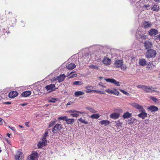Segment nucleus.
<instances>
[{
	"label": "nucleus",
	"instance_id": "412c9836",
	"mask_svg": "<svg viewBox=\"0 0 160 160\" xmlns=\"http://www.w3.org/2000/svg\"><path fill=\"white\" fill-rule=\"evenodd\" d=\"M31 94V92L29 91H27L22 92L21 96L22 97H27L30 96Z\"/></svg>",
	"mask_w": 160,
	"mask_h": 160
},
{
	"label": "nucleus",
	"instance_id": "bf43d9fd",
	"mask_svg": "<svg viewBox=\"0 0 160 160\" xmlns=\"http://www.w3.org/2000/svg\"><path fill=\"white\" fill-rule=\"evenodd\" d=\"M77 76V74H74L71 76V77H75Z\"/></svg>",
	"mask_w": 160,
	"mask_h": 160
},
{
	"label": "nucleus",
	"instance_id": "423d86ee",
	"mask_svg": "<svg viewBox=\"0 0 160 160\" xmlns=\"http://www.w3.org/2000/svg\"><path fill=\"white\" fill-rule=\"evenodd\" d=\"M155 89V88L145 86L144 90L146 92L152 93L153 92L156 91Z\"/></svg>",
	"mask_w": 160,
	"mask_h": 160
},
{
	"label": "nucleus",
	"instance_id": "8fccbe9b",
	"mask_svg": "<svg viewBox=\"0 0 160 160\" xmlns=\"http://www.w3.org/2000/svg\"><path fill=\"white\" fill-rule=\"evenodd\" d=\"M85 88L87 90H89L92 88V87L90 85H88Z\"/></svg>",
	"mask_w": 160,
	"mask_h": 160
},
{
	"label": "nucleus",
	"instance_id": "f3484780",
	"mask_svg": "<svg viewBox=\"0 0 160 160\" xmlns=\"http://www.w3.org/2000/svg\"><path fill=\"white\" fill-rule=\"evenodd\" d=\"M142 34V28L140 27L137 30L136 33V36L138 38H139Z\"/></svg>",
	"mask_w": 160,
	"mask_h": 160
},
{
	"label": "nucleus",
	"instance_id": "052dcab7",
	"mask_svg": "<svg viewBox=\"0 0 160 160\" xmlns=\"http://www.w3.org/2000/svg\"><path fill=\"white\" fill-rule=\"evenodd\" d=\"M11 102H7L4 103V104H11Z\"/></svg>",
	"mask_w": 160,
	"mask_h": 160
},
{
	"label": "nucleus",
	"instance_id": "e433bc0d",
	"mask_svg": "<svg viewBox=\"0 0 160 160\" xmlns=\"http://www.w3.org/2000/svg\"><path fill=\"white\" fill-rule=\"evenodd\" d=\"M58 99L54 98H52L51 99H50L48 100L49 102H55L56 101H58Z\"/></svg>",
	"mask_w": 160,
	"mask_h": 160
},
{
	"label": "nucleus",
	"instance_id": "dca6fc26",
	"mask_svg": "<svg viewBox=\"0 0 160 160\" xmlns=\"http://www.w3.org/2000/svg\"><path fill=\"white\" fill-rule=\"evenodd\" d=\"M119 116L120 114L119 113L114 112L110 115V118L112 119H116L119 118Z\"/></svg>",
	"mask_w": 160,
	"mask_h": 160
},
{
	"label": "nucleus",
	"instance_id": "3c124183",
	"mask_svg": "<svg viewBox=\"0 0 160 160\" xmlns=\"http://www.w3.org/2000/svg\"><path fill=\"white\" fill-rule=\"evenodd\" d=\"M114 84L117 86H120L119 82L118 81H117L116 80H115V82H114Z\"/></svg>",
	"mask_w": 160,
	"mask_h": 160
},
{
	"label": "nucleus",
	"instance_id": "6e6552de",
	"mask_svg": "<svg viewBox=\"0 0 160 160\" xmlns=\"http://www.w3.org/2000/svg\"><path fill=\"white\" fill-rule=\"evenodd\" d=\"M55 86L54 84H51L49 85H48L46 86L45 87V89L48 91H49V92L54 91L55 89H54V88L55 87Z\"/></svg>",
	"mask_w": 160,
	"mask_h": 160
},
{
	"label": "nucleus",
	"instance_id": "5fc2aeb1",
	"mask_svg": "<svg viewBox=\"0 0 160 160\" xmlns=\"http://www.w3.org/2000/svg\"><path fill=\"white\" fill-rule=\"evenodd\" d=\"M149 7H150L149 5L148 4H147V5H144L143 6V8H145L146 9H148V8Z\"/></svg>",
	"mask_w": 160,
	"mask_h": 160
},
{
	"label": "nucleus",
	"instance_id": "4be33fe9",
	"mask_svg": "<svg viewBox=\"0 0 160 160\" xmlns=\"http://www.w3.org/2000/svg\"><path fill=\"white\" fill-rule=\"evenodd\" d=\"M111 60L107 58H105L103 60L102 62L104 64L106 65H109L111 63Z\"/></svg>",
	"mask_w": 160,
	"mask_h": 160
},
{
	"label": "nucleus",
	"instance_id": "f257e3e1",
	"mask_svg": "<svg viewBox=\"0 0 160 160\" xmlns=\"http://www.w3.org/2000/svg\"><path fill=\"white\" fill-rule=\"evenodd\" d=\"M157 54V52L153 49H148L146 52L145 56L148 58H154Z\"/></svg>",
	"mask_w": 160,
	"mask_h": 160
},
{
	"label": "nucleus",
	"instance_id": "20e7f679",
	"mask_svg": "<svg viewBox=\"0 0 160 160\" xmlns=\"http://www.w3.org/2000/svg\"><path fill=\"white\" fill-rule=\"evenodd\" d=\"M62 128V125L61 124H56L52 130L53 133L54 134L56 133L57 130L60 131Z\"/></svg>",
	"mask_w": 160,
	"mask_h": 160
},
{
	"label": "nucleus",
	"instance_id": "ea45409f",
	"mask_svg": "<svg viewBox=\"0 0 160 160\" xmlns=\"http://www.w3.org/2000/svg\"><path fill=\"white\" fill-rule=\"evenodd\" d=\"M116 126L118 128H119V127H121L122 126V123L120 122L119 121H117L116 122Z\"/></svg>",
	"mask_w": 160,
	"mask_h": 160
},
{
	"label": "nucleus",
	"instance_id": "f704fd0d",
	"mask_svg": "<svg viewBox=\"0 0 160 160\" xmlns=\"http://www.w3.org/2000/svg\"><path fill=\"white\" fill-rule=\"evenodd\" d=\"M105 80L107 82H110L113 83H114V82H115V80L113 79H111L109 78L105 79Z\"/></svg>",
	"mask_w": 160,
	"mask_h": 160
},
{
	"label": "nucleus",
	"instance_id": "f8f14e48",
	"mask_svg": "<svg viewBox=\"0 0 160 160\" xmlns=\"http://www.w3.org/2000/svg\"><path fill=\"white\" fill-rule=\"evenodd\" d=\"M23 157V153L22 152L18 151L15 156L16 160H22Z\"/></svg>",
	"mask_w": 160,
	"mask_h": 160
},
{
	"label": "nucleus",
	"instance_id": "1a4fd4ad",
	"mask_svg": "<svg viewBox=\"0 0 160 160\" xmlns=\"http://www.w3.org/2000/svg\"><path fill=\"white\" fill-rule=\"evenodd\" d=\"M91 58V55L88 53L85 54L82 57V59H83V61L85 62H89L90 59Z\"/></svg>",
	"mask_w": 160,
	"mask_h": 160
},
{
	"label": "nucleus",
	"instance_id": "7ed1b4c3",
	"mask_svg": "<svg viewBox=\"0 0 160 160\" xmlns=\"http://www.w3.org/2000/svg\"><path fill=\"white\" fill-rule=\"evenodd\" d=\"M135 108L137 109H138L139 111L141 112H145V110L143 108V107L138 104V103H133L131 104Z\"/></svg>",
	"mask_w": 160,
	"mask_h": 160
},
{
	"label": "nucleus",
	"instance_id": "603ef678",
	"mask_svg": "<svg viewBox=\"0 0 160 160\" xmlns=\"http://www.w3.org/2000/svg\"><path fill=\"white\" fill-rule=\"evenodd\" d=\"M55 124V121H52L51 122V123L49 124V127H51L54 124Z\"/></svg>",
	"mask_w": 160,
	"mask_h": 160
},
{
	"label": "nucleus",
	"instance_id": "f03ea898",
	"mask_svg": "<svg viewBox=\"0 0 160 160\" xmlns=\"http://www.w3.org/2000/svg\"><path fill=\"white\" fill-rule=\"evenodd\" d=\"M123 62L122 60H119L115 61L114 63V65L116 67H120L122 70H124L126 68V65L123 64Z\"/></svg>",
	"mask_w": 160,
	"mask_h": 160
},
{
	"label": "nucleus",
	"instance_id": "72a5a7b5",
	"mask_svg": "<svg viewBox=\"0 0 160 160\" xmlns=\"http://www.w3.org/2000/svg\"><path fill=\"white\" fill-rule=\"evenodd\" d=\"M100 117V115L98 114H93L91 115L90 117L92 119H98Z\"/></svg>",
	"mask_w": 160,
	"mask_h": 160
},
{
	"label": "nucleus",
	"instance_id": "774afa93",
	"mask_svg": "<svg viewBox=\"0 0 160 160\" xmlns=\"http://www.w3.org/2000/svg\"><path fill=\"white\" fill-rule=\"evenodd\" d=\"M7 136L8 137H10V136H11V134H9V133H7Z\"/></svg>",
	"mask_w": 160,
	"mask_h": 160
},
{
	"label": "nucleus",
	"instance_id": "9b49d317",
	"mask_svg": "<svg viewBox=\"0 0 160 160\" xmlns=\"http://www.w3.org/2000/svg\"><path fill=\"white\" fill-rule=\"evenodd\" d=\"M152 25V24L148 21H144L142 24V27L146 29L150 28Z\"/></svg>",
	"mask_w": 160,
	"mask_h": 160
},
{
	"label": "nucleus",
	"instance_id": "c756f323",
	"mask_svg": "<svg viewBox=\"0 0 160 160\" xmlns=\"http://www.w3.org/2000/svg\"><path fill=\"white\" fill-rule=\"evenodd\" d=\"M84 93L81 91H78L75 92L74 93V96L75 97H78L79 96L82 95L84 94Z\"/></svg>",
	"mask_w": 160,
	"mask_h": 160
},
{
	"label": "nucleus",
	"instance_id": "5701e85b",
	"mask_svg": "<svg viewBox=\"0 0 160 160\" xmlns=\"http://www.w3.org/2000/svg\"><path fill=\"white\" fill-rule=\"evenodd\" d=\"M76 67V65L73 63H71L66 66L67 68L69 70H72L74 68Z\"/></svg>",
	"mask_w": 160,
	"mask_h": 160
},
{
	"label": "nucleus",
	"instance_id": "e2e57ef3",
	"mask_svg": "<svg viewBox=\"0 0 160 160\" xmlns=\"http://www.w3.org/2000/svg\"><path fill=\"white\" fill-rule=\"evenodd\" d=\"M10 128L13 131H15V129L14 127H10Z\"/></svg>",
	"mask_w": 160,
	"mask_h": 160
},
{
	"label": "nucleus",
	"instance_id": "2eb2a0df",
	"mask_svg": "<svg viewBox=\"0 0 160 160\" xmlns=\"http://www.w3.org/2000/svg\"><path fill=\"white\" fill-rule=\"evenodd\" d=\"M18 95V93L17 91H13L10 92L8 94V96L10 98H13Z\"/></svg>",
	"mask_w": 160,
	"mask_h": 160
},
{
	"label": "nucleus",
	"instance_id": "393cba45",
	"mask_svg": "<svg viewBox=\"0 0 160 160\" xmlns=\"http://www.w3.org/2000/svg\"><path fill=\"white\" fill-rule=\"evenodd\" d=\"M147 61L145 59H142L139 60V63L141 66H144L147 65Z\"/></svg>",
	"mask_w": 160,
	"mask_h": 160
},
{
	"label": "nucleus",
	"instance_id": "39448f33",
	"mask_svg": "<svg viewBox=\"0 0 160 160\" xmlns=\"http://www.w3.org/2000/svg\"><path fill=\"white\" fill-rule=\"evenodd\" d=\"M47 144V141L46 139H42L38 144L37 146L38 148H42V147L46 146Z\"/></svg>",
	"mask_w": 160,
	"mask_h": 160
},
{
	"label": "nucleus",
	"instance_id": "338daca9",
	"mask_svg": "<svg viewBox=\"0 0 160 160\" xmlns=\"http://www.w3.org/2000/svg\"><path fill=\"white\" fill-rule=\"evenodd\" d=\"M70 103V102H68L67 104V106H68V105H71V103Z\"/></svg>",
	"mask_w": 160,
	"mask_h": 160
},
{
	"label": "nucleus",
	"instance_id": "6ab92c4d",
	"mask_svg": "<svg viewBox=\"0 0 160 160\" xmlns=\"http://www.w3.org/2000/svg\"><path fill=\"white\" fill-rule=\"evenodd\" d=\"M75 112H74L73 113H71L70 116L73 117H77L79 115V114H82L84 113V112H79L76 111Z\"/></svg>",
	"mask_w": 160,
	"mask_h": 160
},
{
	"label": "nucleus",
	"instance_id": "de8ad7c7",
	"mask_svg": "<svg viewBox=\"0 0 160 160\" xmlns=\"http://www.w3.org/2000/svg\"><path fill=\"white\" fill-rule=\"evenodd\" d=\"M112 90L110 89H108L105 90V91L109 94H112Z\"/></svg>",
	"mask_w": 160,
	"mask_h": 160
},
{
	"label": "nucleus",
	"instance_id": "cd10ccee",
	"mask_svg": "<svg viewBox=\"0 0 160 160\" xmlns=\"http://www.w3.org/2000/svg\"><path fill=\"white\" fill-rule=\"evenodd\" d=\"M74 122V118L68 119L67 118L66 121V123L68 124H72Z\"/></svg>",
	"mask_w": 160,
	"mask_h": 160
},
{
	"label": "nucleus",
	"instance_id": "49530a36",
	"mask_svg": "<svg viewBox=\"0 0 160 160\" xmlns=\"http://www.w3.org/2000/svg\"><path fill=\"white\" fill-rule=\"evenodd\" d=\"M120 91L122 93H124V94L127 96H128L129 94L128 93V92H127L125 91L124 90L121 89L120 90Z\"/></svg>",
	"mask_w": 160,
	"mask_h": 160
},
{
	"label": "nucleus",
	"instance_id": "bb28decb",
	"mask_svg": "<svg viewBox=\"0 0 160 160\" xmlns=\"http://www.w3.org/2000/svg\"><path fill=\"white\" fill-rule=\"evenodd\" d=\"M137 122L138 120L133 118H132L128 120V123L130 125L131 124H135Z\"/></svg>",
	"mask_w": 160,
	"mask_h": 160
},
{
	"label": "nucleus",
	"instance_id": "aec40b11",
	"mask_svg": "<svg viewBox=\"0 0 160 160\" xmlns=\"http://www.w3.org/2000/svg\"><path fill=\"white\" fill-rule=\"evenodd\" d=\"M65 77L66 76L64 74H61L57 78V80L58 82H60L64 80Z\"/></svg>",
	"mask_w": 160,
	"mask_h": 160
},
{
	"label": "nucleus",
	"instance_id": "4468645a",
	"mask_svg": "<svg viewBox=\"0 0 160 160\" xmlns=\"http://www.w3.org/2000/svg\"><path fill=\"white\" fill-rule=\"evenodd\" d=\"M148 109L151 112H155L158 110V108L155 106H151L148 108Z\"/></svg>",
	"mask_w": 160,
	"mask_h": 160
},
{
	"label": "nucleus",
	"instance_id": "37998d69",
	"mask_svg": "<svg viewBox=\"0 0 160 160\" xmlns=\"http://www.w3.org/2000/svg\"><path fill=\"white\" fill-rule=\"evenodd\" d=\"M48 132L47 131L45 132V134L43 135L42 139H46V138L48 136Z\"/></svg>",
	"mask_w": 160,
	"mask_h": 160
},
{
	"label": "nucleus",
	"instance_id": "a18cd8bd",
	"mask_svg": "<svg viewBox=\"0 0 160 160\" xmlns=\"http://www.w3.org/2000/svg\"><path fill=\"white\" fill-rule=\"evenodd\" d=\"M94 92L99 94H104V92L102 91L96 90H94Z\"/></svg>",
	"mask_w": 160,
	"mask_h": 160
},
{
	"label": "nucleus",
	"instance_id": "864d4df0",
	"mask_svg": "<svg viewBox=\"0 0 160 160\" xmlns=\"http://www.w3.org/2000/svg\"><path fill=\"white\" fill-rule=\"evenodd\" d=\"M155 39L156 40L159 39L160 40V34L155 37Z\"/></svg>",
	"mask_w": 160,
	"mask_h": 160
},
{
	"label": "nucleus",
	"instance_id": "79ce46f5",
	"mask_svg": "<svg viewBox=\"0 0 160 160\" xmlns=\"http://www.w3.org/2000/svg\"><path fill=\"white\" fill-rule=\"evenodd\" d=\"M119 92L116 89H114V90H112V94L118 96L119 95Z\"/></svg>",
	"mask_w": 160,
	"mask_h": 160
},
{
	"label": "nucleus",
	"instance_id": "c03bdc74",
	"mask_svg": "<svg viewBox=\"0 0 160 160\" xmlns=\"http://www.w3.org/2000/svg\"><path fill=\"white\" fill-rule=\"evenodd\" d=\"M145 85H138L137 87L139 88H142V89L143 90H144V88L145 87Z\"/></svg>",
	"mask_w": 160,
	"mask_h": 160
},
{
	"label": "nucleus",
	"instance_id": "9d476101",
	"mask_svg": "<svg viewBox=\"0 0 160 160\" xmlns=\"http://www.w3.org/2000/svg\"><path fill=\"white\" fill-rule=\"evenodd\" d=\"M38 156V154L36 152H33L30 156V160H36Z\"/></svg>",
	"mask_w": 160,
	"mask_h": 160
},
{
	"label": "nucleus",
	"instance_id": "7c9ffc66",
	"mask_svg": "<svg viewBox=\"0 0 160 160\" xmlns=\"http://www.w3.org/2000/svg\"><path fill=\"white\" fill-rule=\"evenodd\" d=\"M86 109L89 111L91 112L92 113H96L97 112V111L94 109L93 108H92L91 107H86Z\"/></svg>",
	"mask_w": 160,
	"mask_h": 160
},
{
	"label": "nucleus",
	"instance_id": "c85d7f7f",
	"mask_svg": "<svg viewBox=\"0 0 160 160\" xmlns=\"http://www.w3.org/2000/svg\"><path fill=\"white\" fill-rule=\"evenodd\" d=\"M100 123L102 125H104L105 126H107V125H109L110 123V122L108 120H104L100 122Z\"/></svg>",
	"mask_w": 160,
	"mask_h": 160
},
{
	"label": "nucleus",
	"instance_id": "58836bf2",
	"mask_svg": "<svg viewBox=\"0 0 160 160\" xmlns=\"http://www.w3.org/2000/svg\"><path fill=\"white\" fill-rule=\"evenodd\" d=\"M89 67L91 69H98L99 67L97 65H91L89 66Z\"/></svg>",
	"mask_w": 160,
	"mask_h": 160
},
{
	"label": "nucleus",
	"instance_id": "b1692460",
	"mask_svg": "<svg viewBox=\"0 0 160 160\" xmlns=\"http://www.w3.org/2000/svg\"><path fill=\"white\" fill-rule=\"evenodd\" d=\"M139 117L142 118V119H145L147 116V113L145 112H141L138 115Z\"/></svg>",
	"mask_w": 160,
	"mask_h": 160
},
{
	"label": "nucleus",
	"instance_id": "0e129e2a",
	"mask_svg": "<svg viewBox=\"0 0 160 160\" xmlns=\"http://www.w3.org/2000/svg\"><path fill=\"white\" fill-rule=\"evenodd\" d=\"M2 119L0 118V125L2 124Z\"/></svg>",
	"mask_w": 160,
	"mask_h": 160
},
{
	"label": "nucleus",
	"instance_id": "a878e982",
	"mask_svg": "<svg viewBox=\"0 0 160 160\" xmlns=\"http://www.w3.org/2000/svg\"><path fill=\"white\" fill-rule=\"evenodd\" d=\"M131 116V114L127 112L123 114L122 117L124 119H127L130 118Z\"/></svg>",
	"mask_w": 160,
	"mask_h": 160
},
{
	"label": "nucleus",
	"instance_id": "6e6d98bb",
	"mask_svg": "<svg viewBox=\"0 0 160 160\" xmlns=\"http://www.w3.org/2000/svg\"><path fill=\"white\" fill-rule=\"evenodd\" d=\"M76 110H69L68 111V112L69 113H73L74 112H75V111Z\"/></svg>",
	"mask_w": 160,
	"mask_h": 160
},
{
	"label": "nucleus",
	"instance_id": "a19ab883",
	"mask_svg": "<svg viewBox=\"0 0 160 160\" xmlns=\"http://www.w3.org/2000/svg\"><path fill=\"white\" fill-rule=\"evenodd\" d=\"M148 38V36L144 34H142V35L139 38V39L141 38L143 39H147Z\"/></svg>",
	"mask_w": 160,
	"mask_h": 160
},
{
	"label": "nucleus",
	"instance_id": "2f4dec72",
	"mask_svg": "<svg viewBox=\"0 0 160 160\" xmlns=\"http://www.w3.org/2000/svg\"><path fill=\"white\" fill-rule=\"evenodd\" d=\"M151 8L153 11H158L159 10V6L157 5H154L153 6L151 7Z\"/></svg>",
	"mask_w": 160,
	"mask_h": 160
},
{
	"label": "nucleus",
	"instance_id": "69168bd1",
	"mask_svg": "<svg viewBox=\"0 0 160 160\" xmlns=\"http://www.w3.org/2000/svg\"><path fill=\"white\" fill-rule=\"evenodd\" d=\"M99 86H101L102 87H105L103 85H102V83H99Z\"/></svg>",
	"mask_w": 160,
	"mask_h": 160
},
{
	"label": "nucleus",
	"instance_id": "4c0bfd02",
	"mask_svg": "<svg viewBox=\"0 0 160 160\" xmlns=\"http://www.w3.org/2000/svg\"><path fill=\"white\" fill-rule=\"evenodd\" d=\"M78 121L80 122L81 123L85 124H88V122L86 121L85 120L83 119L82 118H80L78 119Z\"/></svg>",
	"mask_w": 160,
	"mask_h": 160
},
{
	"label": "nucleus",
	"instance_id": "473e14b6",
	"mask_svg": "<svg viewBox=\"0 0 160 160\" xmlns=\"http://www.w3.org/2000/svg\"><path fill=\"white\" fill-rule=\"evenodd\" d=\"M83 84V83L82 82L77 81L75 82H73L72 85H81Z\"/></svg>",
	"mask_w": 160,
	"mask_h": 160
},
{
	"label": "nucleus",
	"instance_id": "ddd939ff",
	"mask_svg": "<svg viewBox=\"0 0 160 160\" xmlns=\"http://www.w3.org/2000/svg\"><path fill=\"white\" fill-rule=\"evenodd\" d=\"M148 33L150 36L155 35L158 33V32L156 29H151L149 31Z\"/></svg>",
	"mask_w": 160,
	"mask_h": 160
},
{
	"label": "nucleus",
	"instance_id": "a211bd4d",
	"mask_svg": "<svg viewBox=\"0 0 160 160\" xmlns=\"http://www.w3.org/2000/svg\"><path fill=\"white\" fill-rule=\"evenodd\" d=\"M154 67L155 65L152 63V62H150L147 64L146 68L148 70H150L152 69Z\"/></svg>",
	"mask_w": 160,
	"mask_h": 160
},
{
	"label": "nucleus",
	"instance_id": "c9c22d12",
	"mask_svg": "<svg viewBox=\"0 0 160 160\" xmlns=\"http://www.w3.org/2000/svg\"><path fill=\"white\" fill-rule=\"evenodd\" d=\"M68 118V117L66 116H62V117H60L58 118V120L59 121L61 120H63L66 121V119Z\"/></svg>",
	"mask_w": 160,
	"mask_h": 160
},
{
	"label": "nucleus",
	"instance_id": "680f3d73",
	"mask_svg": "<svg viewBox=\"0 0 160 160\" xmlns=\"http://www.w3.org/2000/svg\"><path fill=\"white\" fill-rule=\"evenodd\" d=\"M27 104V103H23L21 104L22 106L24 107L26 106Z\"/></svg>",
	"mask_w": 160,
	"mask_h": 160
},
{
	"label": "nucleus",
	"instance_id": "4d7b16f0",
	"mask_svg": "<svg viewBox=\"0 0 160 160\" xmlns=\"http://www.w3.org/2000/svg\"><path fill=\"white\" fill-rule=\"evenodd\" d=\"M29 122H26L25 123V125L26 126H27V127H29V125L28 124L29 123Z\"/></svg>",
	"mask_w": 160,
	"mask_h": 160
},
{
	"label": "nucleus",
	"instance_id": "09e8293b",
	"mask_svg": "<svg viewBox=\"0 0 160 160\" xmlns=\"http://www.w3.org/2000/svg\"><path fill=\"white\" fill-rule=\"evenodd\" d=\"M151 99L154 102H156L158 101V100L157 98L154 97H152L151 98Z\"/></svg>",
	"mask_w": 160,
	"mask_h": 160
},
{
	"label": "nucleus",
	"instance_id": "0eeeda50",
	"mask_svg": "<svg viewBox=\"0 0 160 160\" xmlns=\"http://www.w3.org/2000/svg\"><path fill=\"white\" fill-rule=\"evenodd\" d=\"M144 46L146 49H148L152 47V43L151 42L147 40L144 43Z\"/></svg>",
	"mask_w": 160,
	"mask_h": 160
},
{
	"label": "nucleus",
	"instance_id": "13d9d810",
	"mask_svg": "<svg viewBox=\"0 0 160 160\" xmlns=\"http://www.w3.org/2000/svg\"><path fill=\"white\" fill-rule=\"evenodd\" d=\"M92 92H94V90H89V91H86V92L87 93H90Z\"/></svg>",
	"mask_w": 160,
	"mask_h": 160
}]
</instances>
